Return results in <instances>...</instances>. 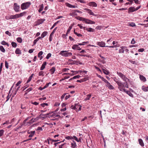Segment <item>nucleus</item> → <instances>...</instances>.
I'll list each match as a JSON object with an SVG mask.
<instances>
[{"label": "nucleus", "mask_w": 148, "mask_h": 148, "mask_svg": "<svg viewBox=\"0 0 148 148\" xmlns=\"http://www.w3.org/2000/svg\"><path fill=\"white\" fill-rule=\"evenodd\" d=\"M125 92L129 96L131 97H133V96L132 93L130 91L128 90H125V92Z\"/></svg>", "instance_id": "412c9836"}, {"label": "nucleus", "mask_w": 148, "mask_h": 148, "mask_svg": "<svg viewBox=\"0 0 148 148\" xmlns=\"http://www.w3.org/2000/svg\"><path fill=\"white\" fill-rule=\"evenodd\" d=\"M86 30L89 32H94V30L91 28H88V29H86Z\"/></svg>", "instance_id": "c9c22d12"}, {"label": "nucleus", "mask_w": 148, "mask_h": 148, "mask_svg": "<svg viewBox=\"0 0 148 148\" xmlns=\"http://www.w3.org/2000/svg\"><path fill=\"white\" fill-rule=\"evenodd\" d=\"M77 146L76 143L74 141L71 144V147L72 148H75Z\"/></svg>", "instance_id": "5701e85b"}, {"label": "nucleus", "mask_w": 148, "mask_h": 148, "mask_svg": "<svg viewBox=\"0 0 148 148\" xmlns=\"http://www.w3.org/2000/svg\"><path fill=\"white\" fill-rule=\"evenodd\" d=\"M126 48L125 46H122L121 47V49H119V53H123L125 49Z\"/></svg>", "instance_id": "4468645a"}, {"label": "nucleus", "mask_w": 148, "mask_h": 148, "mask_svg": "<svg viewBox=\"0 0 148 148\" xmlns=\"http://www.w3.org/2000/svg\"><path fill=\"white\" fill-rule=\"evenodd\" d=\"M20 5H18L16 3H14L13 5V9L16 12H18L19 11L20 9Z\"/></svg>", "instance_id": "423d86ee"}, {"label": "nucleus", "mask_w": 148, "mask_h": 148, "mask_svg": "<svg viewBox=\"0 0 148 148\" xmlns=\"http://www.w3.org/2000/svg\"><path fill=\"white\" fill-rule=\"evenodd\" d=\"M34 74L33 73L32 74V75L29 77V78H28V80L27 81L26 83H28L29 82H30L31 80L32 79L33 76L34 75Z\"/></svg>", "instance_id": "cd10ccee"}, {"label": "nucleus", "mask_w": 148, "mask_h": 148, "mask_svg": "<svg viewBox=\"0 0 148 148\" xmlns=\"http://www.w3.org/2000/svg\"><path fill=\"white\" fill-rule=\"evenodd\" d=\"M136 43V41L135 40L134 38H133L131 41V44H134Z\"/></svg>", "instance_id": "680f3d73"}, {"label": "nucleus", "mask_w": 148, "mask_h": 148, "mask_svg": "<svg viewBox=\"0 0 148 148\" xmlns=\"http://www.w3.org/2000/svg\"><path fill=\"white\" fill-rule=\"evenodd\" d=\"M32 89V88H29L28 89L26 90V91L27 92H26L25 94H27V93L29 91H31Z\"/></svg>", "instance_id": "603ef678"}, {"label": "nucleus", "mask_w": 148, "mask_h": 148, "mask_svg": "<svg viewBox=\"0 0 148 148\" xmlns=\"http://www.w3.org/2000/svg\"><path fill=\"white\" fill-rule=\"evenodd\" d=\"M117 75L125 82L129 81L130 80L124 74L121 72H117Z\"/></svg>", "instance_id": "f03ea898"}, {"label": "nucleus", "mask_w": 148, "mask_h": 148, "mask_svg": "<svg viewBox=\"0 0 148 148\" xmlns=\"http://www.w3.org/2000/svg\"><path fill=\"white\" fill-rule=\"evenodd\" d=\"M77 19L80 21H84L85 18L82 17H78L77 18Z\"/></svg>", "instance_id": "58836bf2"}, {"label": "nucleus", "mask_w": 148, "mask_h": 148, "mask_svg": "<svg viewBox=\"0 0 148 148\" xmlns=\"http://www.w3.org/2000/svg\"><path fill=\"white\" fill-rule=\"evenodd\" d=\"M49 113H47L46 114H41L40 115V116L41 117H42L43 118H45V117L44 116H46L49 115Z\"/></svg>", "instance_id": "c03bdc74"}, {"label": "nucleus", "mask_w": 148, "mask_h": 148, "mask_svg": "<svg viewBox=\"0 0 148 148\" xmlns=\"http://www.w3.org/2000/svg\"><path fill=\"white\" fill-rule=\"evenodd\" d=\"M59 21H58L57 22L55 23L53 25L52 27L50 28V29H53L56 25L57 24L59 23Z\"/></svg>", "instance_id": "a19ab883"}, {"label": "nucleus", "mask_w": 148, "mask_h": 148, "mask_svg": "<svg viewBox=\"0 0 148 148\" xmlns=\"http://www.w3.org/2000/svg\"><path fill=\"white\" fill-rule=\"evenodd\" d=\"M88 79V77H85L84 78L81 79L80 80H78L77 81V82L81 83L82 82L85 81Z\"/></svg>", "instance_id": "f3484780"}, {"label": "nucleus", "mask_w": 148, "mask_h": 148, "mask_svg": "<svg viewBox=\"0 0 148 148\" xmlns=\"http://www.w3.org/2000/svg\"><path fill=\"white\" fill-rule=\"evenodd\" d=\"M102 27L101 26H97L96 28V29H101V28H102Z\"/></svg>", "instance_id": "338daca9"}, {"label": "nucleus", "mask_w": 148, "mask_h": 148, "mask_svg": "<svg viewBox=\"0 0 148 148\" xmlns=\"http://www.w3.org/2000/svg\"><path fill=\"white\" fill-rule=\"evenodd\" d=\"M69 70V69L64 68L62 69V71L63 72H66L67 71H68Z\"/></svg>", "instance_id": "0e129e2a"}, {"label": "nucleus", "mask_w": 148, "mask_h": 148, "mask_svg": "<svg viewBox=\"0 0 148 148\" xmlns=\"http://www.w3.org/2000/svg\"><path fill=\"white\" fill-rule=\"evenodd\" d=\"M84 10L86 11H88V13L89 14H90V15H92L95 16H97L96 14H95L93 13V12H92L91 10L89 9H88L87 8H85L84 9Z\"/></svg>", "instance_id": "9b49d317"}, {"label": "nucleus", "mask_w": 148, "mask_h": 148, "mask_svg": "<svg viewBox=\"0 0 148 148\" xmlns=\"http://www.w3.org/2000/svg\"><path fill=\"white\" fill-rule=\"evenodd\" d=\"M102 80L103 81H104L105 83H106V84H107L109 82H108V81H107V80L105 79L104 78H103L102 79Z\"/></svg>", "instance_id": "052dcab7"}, {"label": "nucleus", "mask_w": 148, "mask_h": 148, "mask_svg": "<svg viewBox=\"0 0 148 148\" xmlns=\"http://www.w3.org/2000/svg\"><path fill=\"white\" fill-rule=\"evenodd\" d=\"M97 45H98L101 47H109L110 48H114V46H105V43L103 41L98 42L97 43Z\"/></svg>", "instance_id": "20e7f679"}, {"label": "nucleus", "mask_w": 148, "mask_h": 148, "mask_svg": "<svg viewBox=\"0 0 148 148\" xmlns=\"http://www.w3.org/2000/svg\"><path fill=\"white\" fill-rule=\"evenodd\" d=\"M12 46L14 47H16L17 46V44L16 43L12 42L11 43Z\"/></svg>", "instance_id": "a18cd8bd"}, {"label": "nucleus", "mask_w": 148, "mask_h": 148, "mask_svg": "<svg viewBox=\"0 0 148 148\" xmlns=\"http://www.w3.org/2000/svg\"><path fill=\"white\" fill-rule=\"evenodd\" d=\"M75 106H77L76 107V108L75 109V110L77 111V110H78V108L80 106V105L79 104H75Z\"/></svg>", "instance_id": "09e8293b"}, {"label": "nucleus", "mask_w": 148, "mask_h": 148, "mask_svg": "<svg viewBox=\"0 0 148 148\" xmlns=\"http://www.w3.org/2000/svg\"><path fill=\"white\" fill-rule=\"evenodd\" d=\"M47 64V62H44L40 68V70H42L44 69L45 67V66Z\"/></svg>", "instance_id": "4be33fe9"}, {"label": "nucleus", "mask_w": 148, "mask_h": 148, "mask_svg": "<svg viewBox=\"0 0 148 148\" xmlns=\"http://www.w3.org/2000/svg\"><path fill=\"white\" fill-rule=\"evenodd\" d=\"M31 3L29 2H27L22 3L21 5V8L22 10L27 9L30 5Z\"/></svg>", "instance_id": "7ed1b4c3"}, {"label": "nucleus", "mask_w": 148, "mask_h": 148, "mask_svg": "<svg viewBox=\"0 0 148 148\" xmlns=\"http://www.w3.org/2000/svg\"><path fill=\"white\" fill-rule=\"evenodd\" d=\"M84 21L86 23L88 24H95V22L86 18H85Z\"/></svg>", "instance_id": "9d476101"}, {"label": "nucleus", "mask_w": 148, "mask_h": 148, "mask_svg": "<svg viewBox=\"0 0 148 148\" xmlns=\"http://www.w3.org/2000/svg\"><path fill=\"white\" fill-rule=\"evenodd\" d=\"M0 50L3 52H4L5 51V49H4L3 47L2 46H0Z\"/></svg>", "instance_id": "79ce46f5"}, {"label": "nucleus", "mask_w": 148, "mask_h": 148, "mask_svg": "<svg viewBox=\"0 0 148 148\" xmlns=\"http://www.w3.org/2000/svg\"><path fill=\"white\" fill-rule=\"evenodd\" d=\"M66 93H64L61 97V99L62 100H63L65 96L66 95Z\"/></svg>", "instance_id": "e2e57ef3"}, {"label": "nucleus", "mask_w": 148, "mask_h": 148, "mask_svg": "<svg viewBox=\"0 0 148 148\" xmlns=\"http://www.w3.org/2000/svg\"><path fill=\"white\" fill-rule=\"evenodd\" d=\"M59 55H61L62 56H68V55H72L71 53L67 52L66 51H61L59 53Z\"/></svg>", "instance_id": "0eeeda50"}, {"label": "nucleus", "mask_w": 148, "mask_h": 148, "mask_svg": "<svg viewBox=\"0 0 148 148\" xmlns=\"http://www.w3.org/2000/svg\"><path fill=\"white\" fill-rule=\"evenodd\" d=\"M88 5L90 6H92L95 7H96L97 6V3L94 2H92L89 3Z\"/></svg>", "instance_id": "2eb2a0df"}, {"label": "nucleus", "mask_w": 148, "mask_h": 148, "mask_svg": "<svg viewBox=\"0 0 148 148\" xmlns=\"http://www.w3.org/2000/svg\"><path fill=\"white\" fill-rule=\"evenodd\" d=\"M102 70L103 73L106 75H108L109 73V72L104 69H102Z\"/></svg>", "instance_id": "72a5a7b5"}, {"label": "nucleus", "mask_w": 148, "mask_h": 148, "mask_svg": "<svg viewBox=\"0 0 148 148\" xmlns=\"http://www.w3.org/2000/svg\"><path fill=\"white\" fill-rule=\"evenodd\" d=\"M16 40L19 43H21L22 41V38L20 37L17 38L16 39Z\"/></svg>", "instance_id": "37998d69"}, {"label": "nucleus", "mask_w": 148, "mask_h": 148, "mask_svg": "<svg viewBox=\"0 0 148 148\" xmlns=\"http://www.w3.org/2000/svg\"><path fill=\"white\" fill-rule=\"evenodd\" d=\"M4 130H0V137L2 136L3 135Z\"/></svg>", "instance_id": "49530a36"}, {"label": "nucleus", "mask_w": 148, "mask_h": 148, "mask_svg": "<svg viewBox=\"0 0 148 148\" xmlns=\"http://www.w3.org/2000/svg\"><path fill=\"white\" fill-rule=\"evenodd\" d=\"M51 71V74H53L55 71V68L54 67H53L50 70Z\"/></svg>", "instance_id": "7c9ffc66"}, {"label": "nucleus", "mask_w": 148, "mask_h": 148, "mask_svg": "<svg viewBox=\"0 0 148 148\" xmlns=\"http://www.w3.org/2000/svg\"><path fill=\"white\" fill-rule=\"evenodd\" d=\"M76 106H75V105L74 106L72 105L71 106V108L72 109H74L75 110V109L76 108Z\"/></svg>", "instance_id": "69168bd1"}, {"label": "nucleus", "mask_w": 148, "mask_h": 148, "mask_svg": "<svg viewBox=\"0 0 148 148\" xmlns=\"http://www.w3.org/2000/svg\"><path fill=\"white\" fill-rule=\"evenodd\" d=\"M51 84V83L50 82H49V83H48L44 87H43V88H44L45 89V88H47V87H48L49 86V85L50 84Z\"/></svg>", "instance_id": "864d4df0"}, {"label": "nucleus", "mask_w": 148, "mask_h": 148, "mask_svg": "<svg viewBox=\"0 0 148 148\" xmlns=\"http://www.w3.org/2000/svg\"><path fill=\"white\" fill-rule=\"evenodd\" d=\"M72 48L75 50H80L81 49V48L77 45H73L72 47Z\"/></svg>", "instance_id": "1a4fd4ad"}, {"label": "nucleus", "mask_w": 148, "mask_h": 148, "mask_svg": "<svg viewBox=\"0 0 148 148\" xmlns=\"http://www.w3.org/2000/svg\"><path fill=\"white\" fill-rule=\"evenodd\" d=\"M30 118V117H29L27 119H25L23 121L22 125L25 126L30 125L32 123V122L29 121V122H27V121Z\"/></svg>", "instance_id": "39448f33"}, {"label": "nucleus", "mask_w": 148, "mask_h": 148, "mask_svg": "<svg viewBox=\"0 0 148 148\" xmlns=\"http://www.w3.org/2000/svg\"><path fill=\"white\" fill-rule=\"evenodd\" d=\"M21 81H19L17 83V84H16V86H18L20 84H21Z\"/></svg>", "instance_id": "774afa93"}, {"label": "nucleus", "mask_w": 148, "mask_h": 148, "mask_svg": "<svg viewBox=\"0 0 148 148\" xmlns=\"http://www.w3.org/2000/svg\"><path fill=\"white\" fill-rule=\"evenodd\" d=\"M106 86L110 90H113L114 89V87L111 85L110 84L109 82L106 84Z\"/></svg>", "instance_id": "ddd939ff"}, {"label": "nucleus", "mask_w": 148, "mask_h": 148, "mask_svg": "<svg viewBox=\"0 0 148 148\" xmlns=\"http://www.w3.org/2000/svg\"><path fill=\"white\" fill-rule=\"evenodd\" d=\"M45 20L44 18L39 19L36 22V25H39L42 23Z\"/></svg>", "instance_id": "6e6552de"}, {"label": "nucleus", "mask_w": 148, "mask_h": 148, "mask_svg": "<svg viewBox=\"0 0 148 148\" xmlns=\"http://www.w3.org/2000/svg\"><path fill=\"white\" fill-rule=\"evenodd\" d=\"M1 44L3 45H7L8 46H9V44L8 43L6 42L4 40H3L1 42Z\"/></svg>", "instance_id": "ea45409f"}, {"label": "nucleus", "mask_w": 148, "mask_h": 148, "mask_svg": "<svg viewBox=\"0 0 148 148\" xmlns=\"http://www.w3.org/2000/svg\"><path fill=\"white\" fill-rule=\"evenodd\" d=\"M41 38V37H38L34 41V45H35L36 43V42L39 40Z\"/></svg>", "instance_id": "2f4dec72"}, {"label": "nucleus", "mask_w": 148, "mask_h": 148, "mask_svg": "<svg viewBox=\"0 0 148 148\" xmlns=\"http://www.w3.org/2000/svg\"><path fill=\"white\" fill-rule=\"evenodd\" d=\"M44 6L43 4H42L41 5H40V8L38 10V12H41L42 11L43 9Z\"/></svg>", "instance_id": "bb28decb"}, {"label": "nucleus", "mask_w": 148, "mask_h": 148, "mask_svg": "<svg viewBox=\"0 0 148 148\" xmlns=\"http://www.w3.org/2000/svg\"><path fill=\"white\" fill-rule=\"evenodd\" d=\"M130 26L132 27H134L136 26V25L135 23H131L130 24Z\"/></svg>", "instance_id": "13d9d810"}, {"label": "nucleus", "mask_w": 148, "mask_h": 148, "mask_svg": "<svg viewBox=\"0 0 148 148\" xmlns=\"http://www.w3.org/2000/svg\"><path fill=\"white\" fill-rule=\"evenodd\" d=\"M138 142L140 145L142 146L143 147L144 145V143L143 142L142 140L141 139H138Z\"/></svg>", "instance_id": "aec40b11"}, {"label": "nucleus", "mask_w": 148, "mask_h": 148, "mask_svg": "<svg viewBox=\"0 0 148 148\" xmlns=\"http://www.w3.org/2000/svg\"><path fill=\"white\" fill-rule=\"evenodd\" d=\"M87 97H86L85 98L84 100L87 101V100H89L90 99L91 97V94H90L87 95Z\"/></svg>", "instance_id": "c756f323"}, {"label": "nucleus", "mask_w": 148, "mask_h": 148, "mask_svg": "<svg viewBox=\"0 0 148 148\" xmlns=\"http://www.w3.org/2000/svg\"><path fill=\"white\" fill-rule=\"evenodd\" d=\"M140 78L143 82H145L146 81V78L143 75H140Z\"/></svg>", "instance_id": "6ab92c4d"}, {"label": "nucleus", "mask_w": 148, "mask_h": 148, "mask_svg": "<svg viewBox=\"0 0 148 148\" xmlns=\"http://www.w3.org/2000/svg\"><path fill=\"white\" fill-rule=\"evenodd\" d=\"M81 76L79 75H77L73 77V78L74 79H77V78H79Z\"/></svg>", "instance_id": "6e6d98bb"}, {"label": "nucleus", "mask_w": 148, "mask_h": 148, "mask_svg": "<svg viewBox=\"0 0 148 148\" xmlns=\"http://www.w3.org/2000/svg\"><path fill=\"white\" fill-rule=\"evenodd\" d=\"M5 34L7 35H8L10 36L11 35V33L8 31L5 32Z\"/></svg>", "instance_id": "4d7b16f0"}, {"label": "nucleus", "mask_w": 148, "mask_h": 148, "mask_svg": "<svg viewBox=\"0 0 148 148\" xmlns=\"http://www.w3.org/2000/svg\"><path fill=\"white\" fill-rule=\"evenodd\" d=\"M79 136H80V137L79 138V139H78L75 136H73V139L74 138L75 139V140H76L77 141V142H81V136H82V134H79Z\"/></svg>", "instance_id": "f8f14e48"}, {"label": "nucleus", "mask_w": 148, "mask_h": 148, "mask_svg": "<svg viewBox=\"0 0 148 148\" xmlns=\"http://www.w3.org/2000/svg\"><path fill=\"white\" fill-rule=\"evenodd\" d=\"M69 15L70 16H73L77 15V14L76 13V11L75 10H74L72 12L70 13Z\"/></svg>", "instance_id": "a211bd4d"}, {"label": "nucleus", "mask_w": 148, "mask_h": 148, "mask_svg": "<svg viewBox=\"0 0 148 148\" xmlns=\"http://www.w3.org/2000/svg\"><path fill=\"white\" fill-rule=\"evenodd\" d=\"M5 67L6 69H8V63L6 61H5Z\"/></svg>", "instance_id": "8fccbe9b"}, {"label": "nucleus", "mask_w": 148, "mask_h": 148, "mask_svg": "<svg viewBox=\"0 0 148 148\" xmlns=\"http://www.w3.org/2000/svg\"><path fill=\"white\" fill-rule=\"evenodd\" d=\"M26 13V12H23L21 13L20 14H18V15L19 16V18L23 16Z\"/></svg>", "instance_id": "e433bc0d"}, {"label": "nucleus", "mask_w": 148, "mask_h": 148, "mask_svg": "<svg viewBox=\"0 0 148 148\" xmlns=\"http://www.w3.org/2000/svg\"><path fill=\"white\" fill-rule=\"evenodd\" d=\"M28 133L29 134L31 133V134L29 135V137H32L34 135V134L35 133V131H31V133L28 132Z\"/></svg>", "instance_id": "b1692460"}, {"label": "nucleus", "mask_w": 148, "mask_h": 148, "mask_svg": "<svg viewBox=\"0 0 148 148\" xmlns=\"http://www.w3.org/2000/svg\"><path fill=\"white\" fill-rule=\"evenodd\" d=\"M47 32L46 31H44L43 32L41 35V37L42 38H43L46 36L47 35Z\"/></svg>", "instance_id": "a878e982"}, {"label": "nucleus", "mask_w": 148, "mask_h": 148, "mask_svg": "<svg viewBox=\"0 0 148 148\" xmlns=\"http://www.w3.org/2000/svg\"><path fill=\"white\" fill-rule=\"evenodd\" d=\"M65 138L67 140H72L73 139V137L71 136H67L65 137Z\"/></svg>", "instance_id": "4c0bfd02"}, {"label": "nucleus", "mask_w": 148, "mask_h": 148, "mask_svg": "<svg viewBox=\"0 0 148 148\" xmlns=\"http://www.w3.org/2000/svg\"><path fill=\"white\" fill-rule=\"evenodd\" d=\"M14 19H15L16 18H19V16L18 15V14H16L15 15H14Z\"/></svg>", "instance_id": "bf43d9fd"}, {"label": "nucleus", "mask_w": 148, "mask_h": 148, "mask_svg": "<svg viewBox=\"0 0 148 148\" xmlns=\"http://www.w3.org/2000/svg\"><path fill=\"white\" fill-rule=\"evenodd\" d=\"M142 89L145 92L148 91V86L147 87H145L143 86L142 87Z\"/></svg>", "instance_id": "c85d7f7f"}, {"label": "nucleus", "mask_w": 148, "mask_h": 148, "mask_svg": "<svg viewBox=\"0 0 148 148\" xmlns=\"http://www.w3.org/2000/svg\"><path fill=\"white\" fill-rule=\"evenodd\" d=\"M71 60H72V61H73V62L72 63H73V64H82V63L81 62H80L78 61H75V60L73 61Z\"/></svg>", "instance_id": "f704fd0d"}, {"label": "nucleus", "mask_w": 148, "mask_h": 148, "mask_svg": "<svg viewBox=\"0 0 148 148\" xmlns=\"http://www.w3.org/2000/svg\"><path fill=\"white\" fill-rule=\"evenodd\" d=\"M72 27V26H70L69 28L67 30V34H68L69 32L70 31L71 28Z\"/></svg>", "instance_id": "5fc2aeb1"}, {"label": "nucleus", "mask_w": 148, "mask_h": 148, "mask_svg": "<svg viewBox=\"0 0 148 148\" xmlns=\"http://www.w3.org/2000/svg\"><path fill=\"white\" fill-rule=\"evenodd\" d=\"M15 53L16 54H21V50L18 48L16 49V51Z\"/></svg>", "instance_id": "473e14b6"}, {"label": "nucleus", "mask_w": 148, "mask_h": 148, "mask_svg": "<svg viewBox=\"0 0 148 148\" xmlns=\"http://www.w3.org/2000/svg\"><path fill=\"white\" fill-rule=\"evenodd\" d=\"M136 11L134 7H130L129 8L128 13L133 12Z\"/></svg>", "instance_id": "dca6fc26"}, {"label": "nucleus", "mask_w": 148, "mask_h": 148, "mask_svg": "<svg viewBox=\"0 0 148 148\" xmlns=\"http://www.w3.org/2000/svg\"><path fill=\"white\" fill-rule=\"evenodd\" d=\"M43 73H44L43 71H40L38 75L39 76L42 75V76H43L44 75Z\"/></svg>", "instance_id": "3c124183"}, {"label": "nucleus", "mask_w": 148, "mask_h": 148, "mask_svg": "<svg viewBox=\"0 0 148 148\" xmlns=\"http://www.w3.org/2000/svg\"><path fill=\"white\" fill-rule=\"evenodd\" d=\"M66 6L70 8H75L77 7L75 5H72L69 3H66Z\"/></svg>", "instance_id": "393cba45"}, {"label": "nucleus", "mask_w": 148, "mask_h": 148, "mask_svg": "<svg viewBox=\"0 0 148 148\" xmlns=\"http://www.w3.org/2000/svg\"><path fill=\"white\" fill-rule=\"evenodd\" d=\"M114 80L117 84L118 89L121 91L124 92L126 90L125 88H129L127 82H125V83H123L116 77L114 78Z\"/></svg>", "instance_id": "f257e3e1"}, {"label": "nucleus", "mask_w": 148, "mask_h": 148, "mask_svg": "<svg viewBox=\"0 0 148 148\" xmlns=\"http://www.w3.org/2000/svg\"><path fill=\"white\" fill-rule=\"evenodd\" d=\"M48 103H42L40 104L41 106L43 107H44L45 106H48Z\"/></svg>", "instance_id": "de8ad7c7"}]
</instances>
